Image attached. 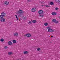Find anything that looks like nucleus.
I'll use <instances>...</instances> for the list:
<instances>
[{
    "label": "nucleus",
    "mask_w": 60,
    "mask_h": 60,
    "mask_svg": "<svg viewBox=\"0 0 60 60\" xmlns=\"http://www.w3.org/2000/svg\"><path fill=\"white\" fill-rule=\"evenodd\" d=\"M52 27L51 26H48L47 28L48 29V32L49 33H53L55 31V30L51 29Z\"/></svg>",
    "instance_id": "1"
},
{
    "label": "nucleus",
    "mask_w": 60,
    "mask_h": 60,
    "mask_svg": "<svg viewBox=\"0 0 60 60\" xmlns=\"http://www.w3.org/2000/svg\"><path fill=\"white\" fill-rule=\"evenodd\" d=\"M17 13L18 14H19V16L20 17L22 16L23 14L24 13V12L22 10H20L17 11Z\"/></svg>",
    "instance_id": "2"
},
{
    "label": "nucleus",
    "mask_w": 60,
    "mask_h": 60,
    "mask_svg": "<svg viewBox=\"0 0 60 60\" xmlns=\"http://www.w3.org/2000/svg\"><path fill=\"white\" fill-rule=\"evenodd\" d=\"M25 36H26L27 37H28V38L30 37L31 36V34L29 33H28L25 35Z\"/></svg>",
    "instance_id": "3"
},
{
    "label": "nucleus",
    "mask_w": 60,
    "mask_h": 60,
    "mask_svg": "<svg viewBox=\"0 0 60 60\" xmlns=\"http://www.w3.org/2000/svg\"><path fill=\"white\" fill-rule=\"evenodd\" d=\"M52 22H54L55 23H56V24H57L58 23V22L57 21L56 19H53L52 20Z\"/></svg>",
    "instance_id": "4"
},
{
    "label": "nucleus",
    "mask_w": 60,
    "mask_h": 60,
    "mask_svg": "<svg viewBox=\"0 0 60 60\" xmlns=\"http://www.w3.org/2000/svg\"><path fill=\"white\" fill-rule=\"evenodd\" d=\"M38 12L39 14H41L43 13V11L42 10H40L38 11Z\"/></svg>",
    "instance_id": "5"
},
{
    "label": "nucleus",
    "mask_w": 60,
    "mask_h": 60,
    "mask_svg": "<svg viewBox=\"0 0 60 60\" xmlns=\"http://www.w3.org/2000/svg\"><path fill=\"white\" fill-rule=\"evenodd\" d=\"M14 36H18V32H15L14 33Z\"/></svg>",
    "instance_id": "6"
},
{
    "label": "nucleus",
    "mask_w": 60,
    "mask_h": 60,
    "mask_svg": "<svg viewBox=\"0 0 60 60\" xmlns=\"http://www.w3.org/2000/svg\"><path fill=\"white\" fill-rule=\"evenodd\" d=\"M8 45H12V42L11 41H9L8 42Z\"/></svg>",
    "instance_id": "7"
},
{
    "label": "nucleus",
    "mask_w": 60,
    "mask_h": 60,
    "mask_svg": "<svg viewBox=\"0 0 60 60\" xmlns=\"http://www.w3.org/2000/svg\"><path fill=\"white\" fill-rule=\"evenodd\" d=\"M1 15L4 17V16H5L6 14L5 13L2 12L1 13Z\"/></svg>",
    "instance_id": "8"
},
{
    "label": "nucleus",
    "mask_w": 60,
    "mask_h": 60,
    "mask_svg": "<svg viewBox=\"0 0 60 60\" xmlns=\"http://www.w3.org/2000/svg\"><path fill=\"white\" fill-rule=\"evenodd\" d=\"M5 19L4 18H2L0 20V21H1L2 22H5Z\"/></svg>",
    "instance_id": "9"
},
{
    "label": "nucleus",
    "mask_w": 60,
    "mask_h": 60,
    "mask_svg": "<svg viewBox=\"0 0 60 60\" xmlns=\"http://www.w3.org/2000/svg\"><path fill=\"white\" fill-rule=\"evenodd\" d=\"M4 4L6 5H9V2L8 1H6L5 2V3Z\"/></svg>",
    "instance_id": "10"
},
{
    "label": "nucleus",
    "mask_w": 60,
    "mask_h": 60,
    "mask_svg": "<svg viewBox=\"0 0 60 60\" xmlns=\"http://www.w3.org/2000/svg\"><path fill=\"white\" fill-rule=\"evenodd\" d=\"M52 15L55 16V15H56V13L55 12H53L52 13Z\"/></svg>",
    "instance_id": "11"
},
{
    "label": "nucleus",
    "mask_w": 60,
    "mask_h": 60,
    "mask_svg": "<svg viewBox=\"0 0 60 60\" xmlns=\"http://www.w3.org/2000/svg\"><path fill=\"white\" fill-rule=\"evenodd\" d=\"M23 53L24 54H26L28 53V52L27 51H25L23 52Z\"/></svg>",
    "instance_id": "12"
},
{
    "label": "nucleus",
    "mask_w": 60,
    "mask_h": 60,
    "mask_svg": "<svg viewBox=\"0 0 60 60\" xmlns=\"http://www.w3.org/2000/svg\"><path fill=\"white\" fill-rule=\"evenodd\" d=\"M43 16H44V15L42 14H39V16L41 18H43Z\"/></svg>",
    "instance_id": "13"
},
{
    "label": "nucleus",
    "mask_w": 60,
    "mask_h": 60,
    "mask_svg": "<svg viewBox=\"0 0 60 60\" xmlns=\"http://www.w3.org/2000/svg\"><path fill=\"white\" fill-rule=\"evenodd\" d=\"M31 11L32 12H35V9L34 8H32L31 9Z\"/></svg>",
    "instance_id": "14"
},
{
    "label": "nucleus",
    "mask_w": 60,
    "mask_h": 60,
    "mask_svg": "<svg viewBox=\"0 0 60 60\" xmlns=\"http://www.w3.org/2000/svg\"><path fill=\"white\" fill-rule=\"evenodd\" d=\"M8 55H12L13 53L12 52H9L8 53Z\"/></svg>",
    "instance_id": "15"
},
{
    "label": "nucleus",
    "mask_w": 60,
    "mask_h": 60,
    "mask_svg": "<svg viewBox=\"0 0 60 60\" xmlns=\"http://www.w3.org/2000/svg\"><path fill=\"white\" fill-rule=\"evenodd\" d=\"M44 25L45 26H47L48 25V24L47 22L45 23L44 24Z\"/></svg>",
    "instance_id": "16"
},
{
    "label": "nucleus",
    "mask_w": 60,
    "mask_h": 60,
    "mask_svg": "<svg viewBox=\"0 0 60 60\" xmlns=\"http://www.w3.org/2000/svg\"><path fill=\"white\" fill-rule=\"evenodd\" d=\"M12 42L14 43H16V41L15 40H13L12 41Z\"/></svg>",
    "instance_id": "17"
},
{
    "label": "nucleus",
    "mask_w": 60,
    "mask_h": 60,
    "mask_svg": "<svg viewBox=\"0 0 60 60\" xmlns=\"http://www.w3.org/2000/svg\"><path fill=\"white\" fill-rule=\"evenodd\" d=\"M4 17L2 15H0V19H1L3 18Z\"/></svg>",
    "instance_id": "18"
},
{
    "label": "nucleus",
    "mask_w": 60,
    "mask_h": 60,
    "mask_svg": "<svg viewBox=\"0 0 60 60\" xmlns=\"http://www.w3.org/2000/svg\"><path fill=\"white\" fill-rule=\"evenodd\" d=\"M32 22L33 23H35L37 22L35 20H33L32 21Z\"/></svg>",
    "instance_id": "19"
},
{
    "label": "nucleus",
    "mask_w": 60,
    "mask_h": 60,
    "mask_svg": "<svg viewBox=\"0 0 60 60\" xmlns=\"http://www.w3.org/2000/svg\"><path fill=\"white\" fill-rule=\"evenodd\" d=\"M4 41V39L3 38H1L0 40V41H1L2 42H3V41Z\"/></svg>",
    "instance_id": "20"
},
{
    "label": "nucleus",
    "mask_w": 60,
    "mask_h": 60,
    "mask_svg": "<svg viewBox=\"0 0 60 60\" xmlns=\"http://www.w3.org/2000/svg\"><path fill=\"white\" fill-rule=\"evenodd\" d=\"M41 4H45V2L44 1H42L40 2Z\"/></svg>",
    "instance_id": "21"
},
{
    "label": "nucleus",
    "mask_w": 60,
    "mask_h": 60,
    "mask_svg": "<svg viewBox=\"0 0 60 60\" xmlns=\"http://www.w3.org/2000/svg\"><path fill=\"white\" fill-rule=\"evenodd\" d=\"M15 17H16V18L17 19V20H19V18H18V17L17 16V15H15Z\"/></svg>",
    "instance_id": "22"
},
{
    "label": "nucleus",
    "mask_w": 60,
    "mask_h": 60,
    "mask_svg": "<svg viewBox=\"0 0 60 60\" xmlns=\"http://www.w3.org/2000/svg\"><path fill=\"white\" fill-rule=\"evenodd\" d=\"M41 50V48H38L37 49V50L38 51H40Z\"/></svg>",
    "instance_id": "23"
},
{
    "label": "nucleus",
    "mask_w": 60,
    "mask_h": 60,
    "mask_svg": "<svg viewBox=\"0 0 60 60\" xmlns=\"http://www.w3.org/2000/svg\"><path fill=\"white\" fill-rule=\"evenodd\" d=\"M50 4L51 5H53V3L52 2H51L50 3Z\"/></svg>",
    "instance_id": "24"
},
{
    "label": "nucleus",
    "mask_w": 60,
    "mask_h": 60,
    "mask_svg": "<svg viewBox=\"0 0 60 60\" xmlns=\"http://www.w3.org/2000/svg\"><path fill=\"white\" fill-rule=\"evenodd\" d=\"M56 2H60V0H55Z\"/></svg>",
    "instance_id": "25"
},
{
    "label": "nucleus",
    "mask_w": 60,
    "mask_h": 60,
    "mask_svg": "<svg viewBox=\"0 0 60 60\" xmlns=\"http://www.w3.org/2000/svg\"><path fill=\"white\" fill-rule=\"evenodd\" d=\"M45 6H46V7H50V6L48 5H45Z\"/></svg>",
    "instance_id": "26"
},
{
    "label": "nucleus",
    "mask_w": 60,
    "mask_h": 60,
    "mask_svg": "<svg viewBox=\"0 0 60 60\" xmlns=\"http://www.w3.org/2000/svg\"><path fill=\"white\" fill-rule=\"evenodd\" d=\"M31 23H32V22H31L30 21L28 23V24H31Z\"/></svg>",
    "instance_id": "27"
},
{
    "label": "nucleus",
    "mask_w": 60,
    "mask_h": 60,
    "mask_svg": "<svg viewBox=\"0 0 60 60\" xmlns=\"http://www.w3.org/2000/svg\"><path fill=\"white\" fill-rule=\"evenodd\" d=\"M58 9V8H55V10H56V11H57Z\"/></svg>",
    "instance_id": "28"
},
{
    "label": "nucleus",
    "mask_w": 60,
    "mask_h": 60,
    "mask_svg": "<svg viewBox=\"0 0 60 60\" xmlns=\"http://www.w3.org/2000/svg\"><path fill=\"white\" fill-rule=\"evenodd\" d=\"M4 48L5 49H7V48L8 47H7V46H5L4 47Z\"/></svg>",
    "instance_id": "29"
},
{
    "label": "nucleus",
    "mask_w": 60,
    "mask_h": 60,
    "mask_svg": "<svg viewBox=\"0 0 60 60\" xmlns=\"http://www.w3.org/2000/svg\"><path fill=\"white\" fill-rule=\"evenodd\" d=\"M52 37H53V36H51V38H52Z\"/></svg>",
    "instance_id": "30"
},
{
    "label": "nucleus",
    "mask_w": 60,
    "mask_h": 60,
    "mask_svg": "<svg viewBox=\"0 0 60 60\" xmlns=\"http://www.w3.org/2000/svg\"><path fill=\"white\" fill-rule=\"evenodd\" d=\"M30 0H28V2H29V1H30Z\"/></svg>",
    "instance_id": "31"
},
{
    "label": "nucleus",
    "mask_w": 60,
    "mask_h": 60,
    "mask_svg": "<svg viewBox=\"0 0 60 60\" xmlns=\"http://www.w3.org/2000/svg\"><path fill=\"white\" fill-rule=\"evenodd\" d=\"M43 6V5H42L41 6Z\"/></svg>",
    "instance_id": "32"
},
{
    "label": "nucleus",
    "mask_w": 60,
    "mask_h": 60,
    "mask_svg": "<svg viewBox=\"0 0 60 60\" xmlns=\"http://www.w3.org/2000/svg\"><path fill=\"white\" fill-rule=\"evenodd\" d=\"M59 18H60V17H59Z\"/></svg>",
    "instance_id": "33"
}]
</instances>
